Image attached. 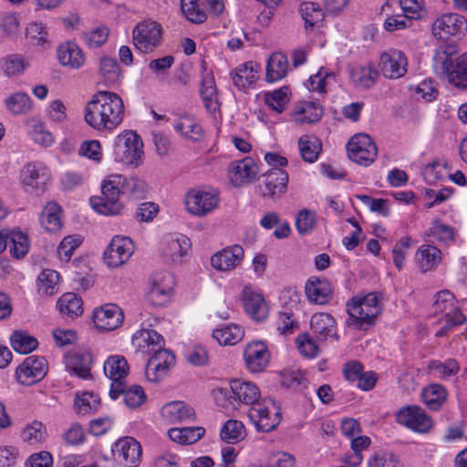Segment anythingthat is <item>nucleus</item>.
<instances>
[{
    "label": "nucleus",
    "mask_w": 467,
    "mask_h": 467,
    "mask_svg": "<svg viewBox=\"0 0 467 467\" xmlns=\"http://www.w3.org/2000/svg\"><path fill=\"white\" fill-rule=\"evenodd\" d=\"M146 191L144 181L137 178H126L120 174L109 176L101 185V196L90 198V205L98 213L104 215L119 214L124 205L119 201V194L141 195Z\"/></svg>",
    "instance_id": "f257e3e1"
},
{
    "label": "nucleus",
    "mask_w": 467,
    "mask_h": 467,
    "mask_svg": "<svg viewBox=\"0 0 467 467\" xmlns=\"http://www.w3.org/2000/svg\"><path fill=\"white\" fill-rule=\"evenodd\" d=\"M381 295L372 292L363 297H353L347 304V312L348 318L346 324L349 327L356 329H368L374 325L375 319L381 313L380 306Z\"/></svg>",
    "instance_id": "f03ea898"
},
{
    "label": "nucleus",
    "mask_w": 467,
    "mask_h": 467,
    "mask_svg": "<svg viewBox=\"0 0 467 467\" xmlns=\"http://www.w3.org/2000/svg\"><path fill=\"white\" fill-rule=\"evenodd\" d=\"M248 417L256 430L269 432L275 430L281 422L280 409L272 400L264 399L250 408Z\"/></svg>",
    "instance_id": "7ed1b4c3"
},
{
    "label": "nucleus",
    "mask_w": 467,
    "mask_h": 467,
    "mask_svg": "<svg viewBox=\"0 0 467 467\" xmlns=\"http://www.w3.org/2000/svg\"><path fill=\"white\" fill-rule=\"evenodd\" d=\"M97 98H99L101 110L104 113V117L99 123H103L106 130L111 131L122 122L124 116L123 101L117 93L110 91H99Z\"/></svg>",
    "instance_id": "20e7f679"
},
{
    "label": "nucleus",
    "mask_w": 467,
    "mask_h": 467,
    "mask_svg": "<svg viewBox=\"0 0 467 467\" xmlns=\"http://www.w3.org/2000/svg\"><path fill=\"white\" fill-rule=\"evenodd\" d=\"M348 155L354 162L369 166L378 156V148L371 137L365 133L354 135L347 145Z\"/></svg>",
    "instance_id": "39448f33"
},
{
    "label": "nucleus",
    "mask_w": 467,
    "mask_h": 467,
    "mask_svg": "<svg viewBox=\"0 0 467 467\" xmlns=\"http://www.w3.org/2000/svg\"><path fill=\"white\" fill-rule=\"evenodd\" d=\"M47 373L44 357L29 356L16 369V379L23 386H32L41 381Z\"/></svg>",
    "instance_id": "423d86ee"
},
{
    "label": "nucleus",
    "mask_w": 467,
    "mask_h": 467,
    "mask_svg": "<svg viewBox=\"0 0 467 467\" xmlns=\"http://www.w3.org/2000/svg\"><path fill=\"white\" fill-rule=\"evenodd\" d=\"M48 169L41 162L28 163L21 171V184L26 192L39 195L49 181Z\"/></svg>",
    "instance_id": "0eeeda50"
},
{
    "label": "nucleus",
    "mask_w": 467,
    "mask_h": 467,
    "mask_svg": "<svg viewBox=\"0 0 467 467\" xmlns=\"http://www.w3.org/2000/svg\"><path fill=\"white\" fill-rule=\"evenodd\" d=\"M133 43L141 52L148 53L156 48L161 39V26L154 21H143L133 31Z\"/></svg>",
    "instance_id": "6e6552de"
},
{
    "label": "nucleus",
    "mask_w": 467,
    "mask_h": 467,
    "mask_svg": "<svg viewBox=\"0 0 467 467\" xmlns=\"http://www.w3.org/2000/svg\"><path fill=\"white\" fill-rule=\"evenodd\" d=\"M142 146V140L136 132L126 130L115 139V155L125 158L130 163H137L143 154Z\"/></svg>",
    "instance_id": "1a4fd4ad"
},
{
    "label": "nucleus",
    "mask_w": 467,
    "mask_h": 467,
    "mask_svg": "<svg viewBox=\"0 0 467 467\" xmlns=\"http://www.w3.org/2000/svg\"><path fill=\"white\" fill-rule=\"evenodd\" d=\"M397 421L419 433H428L433 428L432 419L418 406H408L400 409L396 415Z\"/></svg>",
    "instance_id": "9d476101"
},
{
    "label": "nucleus",
    "mask_w": 467,
    "mask_h": 467,
    "mask_svg": "<svg viewBox=\"0 0 467 467\" xmlns=\"http://www.w3.org/2000/svg\"><path fill=\"white\" fill-rule=\"evenodd\" d=\"M432 34L440 39L463 35L467 30V20L462 15L448 13L439 16L432 24Z\"/></svg>",
    "instance_id": "9b49d317"
},
{
    "label": "nucleus",
    "mask_w": 467,
    "mask_h": 467,
    "mask_svg": "<svg viewBox=\"0 0 467 467\" xmlns=\"http://www.w3.org/2000/svg\"><path fill=\"white\" fill-rule=\"evenodd\" d=\"M104 373L111 379L109 396L117 400L122 390L124 379L129 373V365L124 357L111 356L104 363Z\"/></svg>",
    "instance_id": "f8f14e48"
},
{
    "label": "nucleus",
    "mask_w": 467,
    "mask_h": 467,
    "mask_svg": "<svg viewBox=\"0 0 467 467\" xmlns=\"http://www.w3.org/2000/svg\"><path fill=\"white\" fill-rule=\"evenodd\" d=\"M134 252V244L130 238L115 236L111 239L104 252L103 258L109 267L124 265Z\"/></svg>",
    "instance_id": "ddd939ff"
},
{
    "label": "nucleus",
    "mask_w": 467,
    "mask_h": 467,
    "mask_svg": "<svg viewBox=\"0 0 467 467\" xmlns=\"http://www.w3.org/2000/svg\"><path fill=\"white\" fill-rule=\"evenodd\" d=\"M173 285V276L170 273L156 274L150 280L147 301L154 306H164L170 299Z\"/></svg>",
    "instance_id": "4468645a"
},
{
    "label": "nucleus",
    "mask_w": 467,
    "mask_h": 467,
    "mask_svg": "<svg viewBox=\"0 0 467 467\" xmlns=\"http://www.w3.org/2000/svg\"><path fill=\"white\" fill-rule=\"evenodd\" d=\"M162 346L152 350L153 355L147 363L145 374L150 381H158L175 364V356Z\"/></svg>",
    "instance_id": "2eb2a0df"
},
{
    "label": "nucleus",
    "mask_w": 467,
    "mask_h": 467,
    "mask_svg": "<svg viewBox=\"0 0 467 467\" xmlns=\"http://www.w3.org/2000/svg\"><path fill=\"white\" fill-rule=\"evenodd\" d=\"M95 326L101 331H111L119 327L124 319L121 308L115 304H106L93 313Z\"/></svg>",
    "instance_id": "dca6fc26"
},
{
    "label": "nucleus",
    "mask_w": 467,
    "mask_h": 467,
    "mask_svg": "<svg viewBox=\"0 0 467 467\" xmlns=\"http://www.w3.org/2000/svg\"><path fill=\"white\" fill-rule=\"evenodd\" d=\"M113 451L127 467H138L141 462V446L132 437L119 438L114 444Z\"/></svg>",
    "instance_id": "f3484780"
},
{
    "label": "nucleus",
    "mask_w": 467,
    "mask_h": 467,
    "mask_svg": "<svg viewBox=\"0 0 467 467\" xmlns=\"http://www.w3.org/2000/svg\"><path fill=\"white\" fill-rule=\"evenodd\" d=\"M382 74L389 78H400L407 72V57L398 49H390L380 57Z\"/></svg>",
    "instance_id": "a211bd4d"
},
{
    "label": "nucleus",
    "mask_w": 467,
    "mask_h": 467,
    "mask_svg": "<svg viewBox=\"0 0 467 467\" xmlns=\"http://www.w3.org/2000/svg\"><path fill=\"white\" fill-rule=\"evenodd\" d=\"M288 174L280 168H273L263 176L259 189L264 197H274L286 191Z\"/></svg>",
    "instance_id": "6ab92c4d"
},
{
    "label": "nucleus",
    "mask_w": 467,
    "mask_h": 467,
    "mask_svg": "<svg viewBox=\"0 0 467 467\" xmlns=\"http://www.w3.org/2000/svg\"><path fill=\"white\" fill-rule=\"evenodd\" d=\"M244 357L248 369L254 373L263 371L270 360L267 347L261 341L248 344L244 349Z\"/></svg>",
    "instance_id": "aec40b11"
},
{
    "label": "nucleus",
    "mask_w": 467,
    "mask_h": 467,
    "mask_svg": "<svg viewBox=\"0 0 467 467\" xmlns=\"http://www.w3.org/2000/svg\"><path fill=\"white\" fill-rule=\"evenodd\" d=\"M218 196L209 192H196L189 193L185 204L189 213L203 216L212 212L218 205Z\"/></svg>",
    "instance_id": "412c9836"
},
{
    "label": "nucleus",
    "mask_w": 467,
    "mask_h": 467,
    "mask_svg": "<svg viewBox=\"0 0 467 467\" xmlns=\"http://www.w3.org/2000/svg\"><path fill=\"white\" fill-rule=\"evenodd\" d=\"M244 310L253 319L263 321L268 316V306L262 295L244 287L242 293Z\"/></svg>",
    "instance_id": "4be33fe9"
},
{
    "label": "nucleus",
    "mask_w": 467,
    "mask_h": 467,
    "mask_svg": "<svg viewBox=\"0 0 467 467\" xmlns=\"http://www.w3.org/2000/svg\"><path fill=\"white\" fill-rule=\"evenodd\" d=\"M305 293L311 303L324 305L331 299L333 288L327 279L311 277L305 285Z\"/></svg>",
    "instance_id": "5701e85b"
},
{
    "label": "nucleus",
    "mask_w": 467,
    "mask_h": 467,
    "mask_svg": "<svg viewBox=\"0 0 467 467\" xmlns=\"http://www.w3.org/2000/svg\"><path fill=\"white\" fill-rule=\"evenodd\" d=\"M243 257V247L235 244L213 254L211 258V265L216 270L229 271L235 268L240 264Z\"/></svg>",
    "instance_id": "b1692460"
},
{
    "label": "nucleus",
    "mask_w": 467,
    "mask_h": 467,
    "mask_svg": "<svg viewBox=\"0 0 467 467\" xmlns=\"http://www.w3.org/2000/svg\"><path fill=\"white\" fill-rule=\"evenodd\" d=\"M230 178L235 186L249 183L257 174V167L251 158L234 161L229 167Z\"/></svg>",
    "instance_id": "393cba45"
},
{
    "label": "nucleus",
    "mask_w": 467,
    "mask_h": 467,
    "mask_svg": "<svg viewBox=\"0 0 467 467\" xmlns=\"http://www.w3.org/2000/svg\"><path fill=\"white\" fill-rule=\"evenodd\" d=\"M92 363L93 357L88 350H77L70 353L66 362L67 369L83 379H90Z\"/></svg>",
    "instance_id": "a878e982"
},
{
    "label": "nucleus",
    "mask_w": 467,
    "mask_h": 467,
    "mask_svg": "<svg viewBox=\"0 0 467 467\" xmlns=\"http://www.w3.org/2000/svg\"><path fill=\"white\" fill-rule=\"evenodd\" d=\"M231 390L234 399L247 405L259 403L261 396L259 388L251 381H243L241 379H234L230 383Z\"/></svg>",
    "instance_id": "bb28decb"
},
{
    "label": "nucleus",
    "mask_w": 467,
    "mask_h": 467,
    "mask_svg": "<svg viewBox=\"0 0 467 467\" xmlns=\"http://www.w3.org/2000/svg\"><path fill=\"white\" fill-rule=\"evenodd\" d=\"M161 413L171 423L193 420L195 418L194 410L183 401H173L164 405Z\"/></svg>",
    "instance_id": "cd10ccee"
},
{
    "label": "nucleus",
    "mask_w": 467,
    "mask_h": 467,
    "mask_svg": "<svg viewBox=\"0 0 467 467\" xmlns=\"http://www.w3.org/2000/svg\"><path fill=\"white\" fill-rule=\"evenodd\" d=\"M310 326L313 333L320 340L328 337H336V321L332 316L327 313H317L312 316Z\"/></svg>",
    "instance_id": "c85d7f7f"
},
{
    "label": "nucleus",
    "mask_w": 467,
    "mask_h": 467,
    "mask_svg": "<svg viewBox=\"0 0 467 467\" xmlns=\"http://www.w3.org/2000/svg\"><path fill=\"white\" fill-rule=\"evenodd\" d=\"M57 58L63 66L79 68L85 63V55L81 48L73 42L61 45L57 49Z\"/></svg>",
    "instance_id": "c756f323"
},
{
    "label": "nucleus",
    "mask_w": 467,
    "mask_h": 467,
    "mask_svg": "<svg viewBox=\"0 0 467 467\" xmlns=\"http://www.w3.org/2000/svg\"><path fill=\"white\" fill-rule=\"evenodd\" d=\"M288 67L289 64L285 55L280 52L272 54L266 64V81L275 82L283 79L287 74Z\"/></svg>",
    "instance_id": "7c9ffc66"
},
{
    "label": "nucleus",
    "mask_w": 467,
    "mask_h": 467,
    "mask_svg": "<svg viewBox=\"0 0 467 467\" xmlns=\"http://www.w3.org/2000/svg\"><path fill=\"white\" fill-rule=\"evenodd\" d=\"M132 344L142 352H152L164 344L163 337L152 329L138 330L132 337Z\"/></svg>",
    "instance_id": "2f4dec72"
},
{
    "label": "nucleus",
    "mask_w": 467,
    "mask_h": 467,
    "mask_svg": "<svg viewBox=\"0 0 467 467\" xmlns=\"http://www.w3.org/2000/svg\"><path fill=\"white\" fill-rule=\"evenodd\" d=\"M445 76L450 84L460 89H467V51L456 57Z\"/></svg>",
    "instance_id": "473e14b6"
},
{
    "label": "nucleus",
    "mask_w": 467,
    "mask_h": 467,
    "mask_svg": "<svg viewBox=\"0 0 467 467\" xmlns=\"http://www.w3.org/2000/svg\"><path fill=\"white\" fill-rule=\"evenodd\" d=\"M259 66L252 61L236 67L232 73L234 84L238 88H245L252 85L258 78Z\"/></svg>",
    "instance_id": "72a5a7b5"
},
{
    "label": "nucleus",
    "mask_w": 467,
    "mask_h": 467,
    "mask_svg": "<svg viewBox=\"0 0 467 467\" xmlns=\"http://www.w3.org/2000/svg\"><path fill=\"white\" fill-rule=\"evenodd\" d=\"M460 49L455 44H446L441 46L436 50L433 57L434 66L440 68L443 75H446L450 70L451 66L456 60L455 56L458 55Z\"/></svg>",
    "instance_id": "f704fd0d"
},
{
    "label": "nucleus",
    "mask_w": 467,
    "mask_h": 467,
    "mask_svg": "<svg viewBox=\"0 0 467 467\" xmlns=\"http://www.w3.org/2000/svg\"><path fill=\"white\" fill-rule=\"evenodd\" d=\"M298 147L302 159L309 163L315 162L322 151V142L315 136H301L298 140Z\"/></svg>",
    "instance_id": "c9c22d12"
},
{
    "label": "nucleus",
    "mask_w": 467,
    "mask_h": 467,
    "mask_svg": "<svg viewBox=\"0 0 467 467\" xmlns=\"http://www.w3.org/2000/svg\"><path fill=\"white\" fill-rule=\"evenodd\" d=\"M205 433L202 427L172 428L168 431L170 439L181 444H192L199 441Z\"/></svg>",
    "instance_id": "e433bc0d"
},
{
    "label": "nucleus",
    "mask_w": 467,
    "mask_h": 467,
    "mask_svg": "<svg viewBox=\"0 0 467 467\" xmlns=\"http://www.w3.org/2000/svg\"><path fill=\"white\" fill-rule=\"evenodd\" d=\"M177 132H180L185 139L199 141L202 139V128L192 117H181L174 125Z\"/></svg>",
    "instance_id": "4c0bfd02"
},
{
    "label": "nucleus",
    "mask_w": 467,
    "mask_h": 467,
    "mask_svg": "<svg viewBox=\"0 0 467 467\" xmlns=\"http://www.w3.org/2000/svg\"><path fill=\"white\" fill-rule=\"evenodd\" d=\"M99 74L107 86L118 83L121 77V69L117 60L104 56L99 60Z\"/></svg>",
    "instance_id": "58836bf2"
},
{
    "label": "nucleus",
    "mask_w": 467,
    "mask_h": 467,
    "mask_svg": "<svg viewBox=\"0 0 467 467\" xmlns=\"http://www.w3.org/2000/svg\"><path fill=\"white\" fill-rule=\"evenodd\" d=\"M57 308L61 315L76 317L83 313L82 301L74 293H66L57 300Z\"/></svg>",
    "instance_id": "ea45409f"
},
{
    "label": "nucleus",
    "mask_w": 467,
    "mask_h": 467,
    "mask_svg": "<svg viewBox=\"0 0 467 467\" xmlns=\"http://www.w3.org/2000/svg\"><path fill=\"white\" fill-rule=\"evenodd\" d=\"M417 255L420 271L423 273L432 270L441 261V250L433 245L420 246Z\"/></svg>",
    "instance_id": "a19ab883"
},
{
    "label": "nucleus",
    "mask_w": 467,
    "mask_h": 467,
    "mask_svg": "<svg viewBox=\"0 0 467 467\" xmlns=\"http://www.w3.org/2000/svg\"><path fill=\"white\" fill-rule=\"evenodd\" d=\"M378 71L372 66H358L352 69L351 79L361 88H369L377 81Z\"/></svg>",
    "instance_id": "79ce46f5"
},
{
    "label": "nucleus",
    "mask_w": 467,
    "mask_h": 467,
    "mask_svg": "<svg viewBox=\"0 0 467 467\" xmlns=\"http://www.w3.org/2000/svg\"><path fill=\"white\" fill-rule=\"evenodd\" d=\"M282 387L293 391H302L306 388L307 379L301 370L285 369L279 373Z\"/></svg>",
    "instance_id": "37998d69"
},
{
    "label": "nucleus",
    "mask_w": 467,
    "mask_h": 467,
    "mask_svg": "<svg viewBox=\"0 0 467 467\" xmlns=\"http://www.w3.org/2000/svg\"><path fill=\"white\" fill-rule=\"evenodd\" d=\"M11 346L16 352L28 354L38 346L37 339L25 331L16 330L10 337Z\"/></svg>",
    "instance_id": "c03bdc74"
},
{
    "label": "nucleus",
    "mask_w": 467,
    "mask_h": 467,
    "mask_svg": "<svg viewBox=\"0 0 467 467\" xmlns=\"http://www.w3.org/2000/svg\"><path fill=\"white\" fill-rule=\"evenodd\" d=\"M104 117V113L101 110V104L97 98V93L93 95L92 99L88 101L85 108V121L93 129L104 131L106 130L103 123H99L100 119Z\"/></svg>",
    "instance_id": "a18cd8bd"
},
{
    "label": "nucleus",
    "mask_w": 467,
    "mask_h": 467,
    "mask_svg": "<svg viewBox=\"0 0 467 467\" xmlns=\"http://www.w3.org/2000/svg\"><path fill=\"white\" fill-rule=\"evenodd\" d=\"M323 116V108L317 101H306L296 112V121L299 123H315Z\"/></svg>",
    "instance_id": "49530a36"
},
{
    "label": "nucleus",
    "mask_w": 467,
    "mask_h": 467,
    "mask_svg": "<svg viewBox=\"0 0 467 467\" xmlns=\"http://www.w3.org/2000/svg\"><path fill=\"white\" fill-rule=\"evenodd\" d=\"M243 336L244 330L234 324L216 328L213 332V337L216 339L220 345H234L243 338Z\"/></svg>",
    "instance_id": "de8ad7c7"
},
{
    "label": "nucleus",
    "mask_w": 467,
    "mask_h": 467,
    "mask_svg": "<svg viewBox=\"0 0 467 467\" xmlns=\"http://www.w3.org/2000/svg\"><path fill=\"white\" fill-rule=\"evenodd\" d=\"M446 389L439 384H432L422 391L421 397L430 410H437L446 400Z\"/></svg>",
    "instance_id": "09e8293b"
},
{
    "label": "nucleus",
    "mask_w": 467,
    "mask_h": 467,
    "mask_svg": "<svg viewBox=\"0 0 467 467\" xmlns=\"http://www.w3.org/2000/svg\"><path fill=\"white\" fill-rule=\"evenodd\" d=\"M454 240V230L440 221H434L429 229L428 241L431 243H442L448 244Z\"/></svg>",
    "instance_id": "8fccbe9b"
},
{
    "label": "nucleus",
    "mask_w": 467,
    "mask_h": 467,
    "mask_svg": "<svg viewBox=\"0 0 467 467\" xmlns=\"http://www.w3.org/2000/svg\"><path fill=\"white\" fill-rule=\"evenodd\" d=\"M190 246V239L182 235L180 238L171 239L168 242L164 254L174 263L181 262Z\"/></svg>",
    "instance_id": "3c124183"
},
{
    "label": "nucleus",
    "mask_w": 467,
    "mask_h": 467,
    "mask_svg": "<svg viewBox=\"0 0 467 467\" xmlns=\"http://www.w3.org/2000/svg\"><path fill=\"white\" fill-rule=\"evenodd\" d=\"M61 207L55 202H49L45 206L41 223L47 231H56L61 227L60 222Z\"/></svg>",
    "instance_id": "603ef678"
},
{
    "label": "nucleus",
    "mask_w": 467,
    "mask_h": 467,
    "mask_svg": "<svg viewBox=\"0 0 467 467\" xmlns=\"http://www.w3.org/2000/svg\"><path fill=\"white\" fill-rule=\"evenodd\" d=\"M6 109L15 115L26 114L32 107L31 99L26 93L16 92L5 100Z\"/></svg>",
    "instance_id": "864d4df0"
},
{
    "label": "nucleus",
    "mask_w": 467,
    "mask_h": 467,
    "mask_svg": "<svg viewBox=\"0 0 467 467\" xmlns=\"http://www.w3.org/2000/svg\"><path fill=\"white\" fill-rule=\"evenodd\" d=\"M302 18L305 20L306 27H313L322 23L325 18V12L318 4L305 2L300 6Z\"/></svg>",
    "instance_id": "5fc2aeb1"
},
{
    "label": "nucleus",
    "mask_w": 467,
    "mask_h": 467,
    "mask_svg": "<svg viewBox=\"0 0 467 467\" xmlns=\"http://www.w3.org/2000/svg\"><path fill=\"white\" fill-rule=\"evenodd\" d=\"M99 404L100 399L99 396L90 392H84L77 396L74 406L78 414L85 415L97 411Z\"/></svg>",
    "instance_id": "6e6d98bb"
},
{
    "label": "nucleus",
    "mask_w": 467,
    "mask_h": 467,
    "mask_svg": "<svg viewBox=\"0 0 467 467\" xmlns=\"http://www.w3.org/2000/svg\"><path fill=\"white\" fill-rule=\"evenodd\" d=\"M181 8L185 17L195 24L203 23L207 15L197 0H181Z\"/></svg>",
    "instance_id": "4d7b16f0"
},
{
    "label": "nucleus",
    "mask_w": 467,
    "mask_h": 467,
    "mask_svg": "<svg viewBox=\"0 0 467 467\" xmlns=\"http://www.w3.org/2000/svg\"><path fill=\"white\" fill-rule=\"evenodd\" d=\"M436 300L433 304L435 313H445L450 317L454 311H460L455 306V297L449 290H441L436 294Z\"/></svg>",
    "instance_id": "13d9d810"
},
{
    "label": "nucleus",
    "mask_w": 467,
    "mask_h": 467,
    "mask_svg": "<svg viewBox=\"0 0 467 467\" xmlns=\"http://www.w3.org/2000/svg\"><path fill=\"white\" fill-rule=\"evenodd\" d=\"M244 425L241 421L229 420L221 430V438L229 443H235L244 438Z\"/></svg>",
    "instance_id": "bf43d9fd"
},
{
    "label": "nucleus",
    "mask_w": 467,
    "mask_h": 467,
    "mask_svg": "<svg viewBox=\"0 0 467 467\" xmlns=\"http://www.w3.org/2000/svg\"><path fill=\"white\" fill-rule=\"evenodd\" d=\"M288 91L287 87H282L273 92H266L265 94V104L277 113L283 112L289 101Z\"/></svg>",
    "instance_id": "052dcab7"
},
{
    "label": "nucleus",
    "mask_w": 467,
    "mask_h": 467,
    "mask_svg": "<svg viewBox=\"0 0 467 467\" xmlns=\"http://www.w3.org/2000/svg\"><path fill=\"white\" fill-rule=\"evenodd\" d=\"M9 245L10 253L14 257L23 258L29 248L27 236L20 230H12Z\"/></svg>",
    "instance_id": "680f3d73"
},
{
    "label": "nucleus",
    "mask_w": 467,
    "mask_h": 467,
    "mask_svg": "<svg viewBox=\"0 0 467 467\" xmlns=\"http://www.w3.org/2000/svg\"><path fill=\"white\" fill-rule=\"evenodd\" d=\"M59 275L52 269H45L38 276V292L52 296L56 293V285L58 282Z\"/></svg>",
    "instance_id": "e2e57ef3"
},
{
    "label": "nucleus",
    "mask_w": 467,
    "mask_h": 467,
    "mask_svg": "<svg viewBox=\"0 0 467 467\" xmlns=\"http://www.w3.org/2000/svg\"><path fill=\"white\" fill-rule=\"evenodd\" d=\"M122 390L120 394L123 395L124 402L130 408H137L140 406L146 400V395L140 386L134 385L130 388L126 384H122Z\"/></svg>",
    "instance_id": "0e129e2a"
},
{
    "label": "nucleus",
    "mask_w": 467,
    "mask_h": 467,
    "mask_svg": "<svg viewBox=\"0 0 467 467\" xmlns=\"http://www.w3.org/2000/svg\"><path fill=\"white\" fill-rule=\"evenodd\" d=\"M201 95L207 109H211L217 101L216 88L213 78L206 75L202 80Z\"/></svg>",
    "instance_id": "69168bd1"
},
{
    "label": "nucleus",
    "mask_w": 467,
    "mask_h": 467,
    "mask_svg": "<svg viewBox=\"0 0 467 467\" xmlns=\"http://www.w3.org/2000/svg\"><path fill=\"white\" fill-rule=\"evenodd\" d=\"M184 357L187 362L193 366H205L209 361L208 351L201 345L193 346L186 350Z\"/></svg>",
    "instance_id": "338daca9"
},
{
    "label": "nucleus",
    "mask_w": 467,
    "mask_h": 467,
    "mask_svg": "<svg viewBox=\"0 0 467 467\" xmlns=\"http://www.w3.org/2000/svg\"><path fill=\"white\" fill-rule=\"evenodd\" d=\"M368 467H400V462L394 454L376 452L368 460Z\"/></svg>",
    "instance_id": "774afa93"
}]
</instances>
